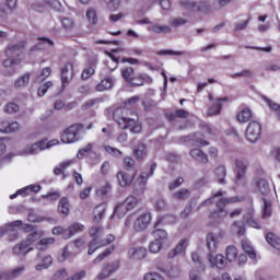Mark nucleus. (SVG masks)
Masks as SVG:
<instances>
[{"instance_id": "nucleus-1", "label": "nucleus", "mask_w": 280, "mask_h": 280, "mask_svg": "<svg viewBox=\"0 0 280 280\" xmlns=\"http://www.w3.org/2000/svg\"><path fill=\"white\" fill-rule=\"evenodd\" d=\"M89 235L91 241L89 242L88 255H93L98 248H104V246H108V244L115 242V236H113V234H107L104 237V228L102 226L94 225L90 228Z\"/></svg>"}, {"instance_id": "nucleus-2", "label": "nucleus", "mask_w": 280, "mask_h": 280, "mask_svg": "<svg viewBox=\"0 0 280 280\" xmlns=\"http://www.w3.org/2000/svg\"><path fill=\"white\" fill-rule=\"evenodd\" d=\"M128 109L126 107H119L114 110V121L118 124L119 128L121 130L130 129V132H133V135H139L141 132L142 127L141 124L127 115Z\"/></svg>"}, {"instance_id": "nucleus-3", "label": "nucleus", "mask_w": 280, "mask_h": 280, "mask_svg": "<svg viewBox=\"0 0 280 280\" xmlns=\"http://www.w3.org/2000/svg\"><path fill=\"white\" fill-rule=\"evenodd\" d=\"M226 196L225 191L219 190L212 195V197L206 199L200 207H209L215 198H219L217 201V207L219 209V218H226L229 215V212L224 207H228V205H233L235 202H240V198L232 197V198H224Z\"/></svg>"}, {"instance_id": "nucleus-4", "label": "nucleus", "mask_w": 280, "mask_h": 280, "mask_svg": "<svg viewBox=\"0 0 280 280\" xmlns=\"http://www.w3.org/2000/svg\"><path fill=\"white\" fill-rule=\"evenodd\" d=\"M37 240H40V235H38L37 232H33L26 240L21 241L12 247V255L14 257H25L28 253L34 250L32 245L36 244Z\"/></svg>"}, {"instance_id": "nucleus-5", "label": "nucleus", "mask_w": 280, "mask_h": 280, "mask_svg": "<svg viewBox=\"0 0 280 280\" xmlns=\"http://www.w3.org/2000/svg\"><path fill=\"white\" fill-rule=\"evenodd\" d=\"M23 44L20 45H12L5 50V55L9 59H5L3 61V67L7 69L10 67H16L21 65V59H19V56H23Z\"/></svg>"}, {"instance_id": "nucleus-6", "label": "nucleus", "mask_w": 280, "mask_h": 280, "mask_svg": "<svg viewBox=\"0 0 280 280\" xmlns=\"http://www.w3.org/2000/svg\"><path fill=\"white\" fill-rule=\"evenodd\" d=\"M208 100L210 101V106L207 110V115L209 117H215V115H220V113H222V104H224V102H229V98L215 97L213 94H209Z\"/></svg>"}, {"instance_id": "nucleus-7", "label": "nucleus", "mask_w": 280, "mask_h": 280, "mask_svg": "<svg viewBox=\"0 0 280 280\" xmlns=\"http://www.w3.org/2000/svg\"><path fill=\"white\" fill-rule=\"evenodd\" d=\"M80 132H82V127L78 125L70 126L61 135L62 143H75V141H80Z\"/></svg>"}, {"instance_id": "nucleus-8", "label": "nucleus", "mask_w": 280, "mask_h": 280, "mask_svg": "<svg viewBox=\"0 0 280 280\" xmlns=\"http://www.w3.org/2000/svg\"><path fill=\"white\" fill-rule=\"evenodd\" d=\"M225 257L230 261V264L237 261L238 266H244V264L248 261L246 255H240V250H237V247H235V245H230L226 247Z\"/></svg>"}, {"instance_id": "nucleus-9", "label": "nucleus", "mask_w": 280, "mask_h": 280, "mask_svg": "<svg viewBox=\"0 0 280 280\" xmlns=\"http://www.w3.org/2000/svg\"><path fill=\"white\" fill-rule=\"evenodd\" d=\"M245 137L249 143H256L261 137V124L258 121H252L248 124Z\"/></svg>"}, {"instance_id": "nucleus-10", "label": "nucleus", "mask_w": 280, "mask_h": 280, "mask_svg": "<svg viewBox=\"0 0 280 280\" xmlns=\"http://www.w3.org/2000/svg\"><path fill=\"white\" fill-rule=\"evenodd\" d=\"M156 170V164L151 165L149 172H142L137 178H133V186L140 191L145 189V185L148 184V178L154 175V171Z\"/></svg>"}, {"instance_id": "nucleus-11", "label": "nucleus", "mask_w": 280, "mask_h": 280, "mask_svg": "<svg viewBox=\"0 0 280 280\" xmlns=\"http://www.w3.org/2000/svg\"><path fill=\"white\" fill-rule=\"evenodd\" d=\"M152 221V214L149 212H144L140 214L135 221H133V231L137 233H141L142 231H145L148 226H150V222Z\"/></svg>"}, {"instance_id": "nucleus-12", "label": "nucleus", "mask_w": 280, "mask_h": 280, "mask_svg": "<svg viewBox=\"0 0 280 280\" xmlns=\"http://www.w3.org/2000/svg\"><path fill=\"white\" fill-rule=\"evenodd\" d=\"M235 185H242L244 183V179L246 178V162L244 160H235Z\"/></svg>"}, {"instance_id": "nucleus-13", "label": "nucleus", "mask_w": 280, "mask_h": 280, "mask_svg": "<svg viewBox=\"0 0 280 280\" xmlns=\"http://www.w3.org/2000/svg\"><path fill=\"white\" fill-rule=\"evenodd\" d=\"M73 63L67 62L62 68H61V86L62 89H67L69 84H71V81L73 80Z\"/></svg>"}, {"instance_id": "nucleus-14", "label": "nucleus", "mask_w": 280, "mask_h": 280, "mask_svg": "<svg viewBox=\"0 0 280 280\" xmlns=\"http://www.w3.org/2000/svg\"><path fill=\"white\" fill-rule=\"evenodd\" d=\"M222 242V236L215 233H209L206 236V246L208 250L211 253H215L218 248H220V243Z\"/></svg>"}, {"instance_id": "nucleus-15", "label": "nucleus", "mask_w": 280, "mask_h": 280, "mask_svg": "<svg viewBox=\"0 0 280 280\" xmlns=\"http://www.w3.org/2000/svg\"><path fill=\"white\" fill-rule=\"evenodd\" d=\"M45 140L36 142L34 144L26 145L21 152L22 156H34V154H38V152H43L45 150Z\"/></svg>"}, {"instance_id": "nucleus-16", "label": "nucleus", "mask_w": 280, "mask_h": 280, "mask_svg": "<svg viewBox=\"0 0 280 280\" xmlns=\"http://www.w3.org/2000/svg\"><path fill=\"white\" fill-rule=\"evenodd\" d=\"M119 269V262H106L103 265L102 271L97 275V280L108 279L113 272H117Z\"/></svg>"}, {"instance_id": "nucleus-17", "label": "nucleus", "mask_w": 280, "mask_h": 280, "mask_svg": "<svg viewBox=\"0 0 280 280\" xmlns=\"http://www.w3.org/2000/svg\"><path fill=\"white\" fill-rule=\"evenodd\" d=\"M21 130V124L19 121H0V132L3 135H12V132H19Z\"/></svg>"}, {"instance_id": "nucleus-18", "label": "nucleus", "mask_w": 280, "mask_h": 280, "mask_svg": "<svg viewBox=\"0 0 280 280\" xmlns=\"http://www.w3.org/2000/svg\"><path fill=\"white\" fill-rule=\"evenodd\" d=\"M209 264L212 268H219V270H224L226 268V261L224 260V255H215L213 253L209 254Z\"/></svg>"}, {"instance_id": "nucleus-19", "label": "nucleus", "mask_w": 280, "mask_h": 280, "mask_svg": "<svg viewBox=\"0 0 280 280\" xmlns=\"http://www.w3.org/2000/svg\"><path fill=\"white\" fill-rule=\"evenodd\" d=\"M152 84V79L148 74H137L131 78L129 84L131 86H143V84Z\"/></svg>"}, {"instance_id": "nucleus-20", "label": "nucleus", "mask_w": 280, "mask_h": 280, "mask_svg": "<svg viewBox=\"0 0 280 280\" xmlns=\"http://www.w3.org/2000/svg\"><path fill=\"white\" fill-rule=\"evenodd\" d=\"M133 156L136 161H143L145 156H148V145L143 142H138V144L133 148Z\"/></svg>"}, {"instance_id": "nucleus-21", "label": "nucleus", "mask_w": 280, "mask_h": 280, "mask_svg": "<svg viewBox=\"0 0 280 280\" xmlns=\"http://www.w3.org/2000/svg\"><path fill=\"white\" fill-rule=\"evenodd\" d=\"M128 255L130 259H145V255H148V249H145L144 247H131L128 250Z\"/></svg>"}, {"instance_id": "nucleus-22", "label": "nucleus", "mask_w": 280, "mask_h": 280, "mask_svg": "<svg viewBox=\"0 0 280 280\" xmlns=\"http://www.w3.org/2000/svg\"><path fill=\"white\" fill-rule=\"evenodd\" d=\"M31 78H32V73L30 72L24 73L22 77H20L14 81V84H13L14 89L21 91L27 88L30 85Z\"/></svg>"}, {"instance_id": "nucleus-23", "label": "nucleus", "mask_w": 280, "mask_h": 280, "mask_svg": "<svg viewBox=\"0 0 280 280\" xmlns=\"http://www.w3.org/2000/svg\"><path fill=\"white\" fill-rule=\"evenodd\" d=\"M241 246L250 259H257V253H255V248H253V243L250 241L243 240Z\"/></svg>"}, {"instance_id": "nucleus-24", "label": "nucleus", "mask_w": 280, "mask_h": 280, "mask_svg": "<svg viewBox=\"0 0 280 280\" xmlns=\"http://www.w3.org/2000/svg\"><path fill=\"white\" fill-rule=\"evenodd\" d=\"M113 86H115V80L113 78H105L96 85V91L100 93L110 91Z\"/></svg>"}, {"instance_id": "nucleus-25", "label": "nucleus", "mask_w": 280, "mask_h": 280, "mask_svg": "<svg viewBox=\"0 0 280 280\" xmlns=\"http://www.w3.org/2000/svg\"><path fill=\"white\" fill-rule=\"evenodd\" d=\"M236 117H237V121H240V124H246V122L250 121V119H253V112L250 110V108L245 107L237 113Z\"/></svg>"}, {"instance_id": "nucleus-26", "label": "nucleus", "mask_w": 280, "mask_h": 280, "mask_svg": "<svg viewBox=\"0 0 280 280\" xmlns=\"http://www.w3.org/2000/svg\"><path fill=\"white\" fill-rule=\"evenodd\" d=\"M117 180L120 187H128V185H132V177L130 174L120 171L117 173Z\"/></svg>"}, {"instance_id": "nucleus-27", "label": "nucleus", "mask_w": 280, "mask_h": 280, "mask_svg": "<svg viewBox=\"0 0 280 280\" xmlns=\"http://www.w3.org/2000/svg\"><path fill=\"white\" fill-rule=\"evenodd\" d=\"M190 156L191 159H195V161H198V163H209V158L200 149L190 150Z\"/></svg>"}, {"instance_id": "nucleus-28", "label": "nucleus", "mask_w": 280, "mask_h": 280, "mask_svg": "<svg viewBox=\"0 0 280 280\" xmlns=\"http://www.w3.org/2000/svg\"><path fill=\"white\" fill-rule=\"evenodd\" d=\"M152 236H153V240L160 244H165V242H167V231L165 230H162V229H155L153 232H152Z\"/></svg>"}, {"instance_id": "nucleus-29", "label": "nucleus", "mask_w": 280, "mask_h": 280, "mask_svg": "<svg viewBox=\"0 0 280 280\" xmlns=\"http://www.w3.org/2000/svg\"><path fill=\"white\" fill-rule=\"evenodd\" d=\"M69 199L67 197H62L59 200V205H58V213L60 215H62L63 218H67V215H69Z\"/></svg>"}, {"instance_id": "nucleus-30", "label": "nucleus", "mask_w": 280, "mask_h": 280, "mask_svg": "<svg viewBox=\"0 0 280 280\" xmlns=\"http://www.w3.org/2000/svg\"><path fill=\"white\" fill-rule=\"evenodd\" d=\"M19 226H23V221L16 220L10 223H7L4 228H0V237H3L8 231H15Z\"/></svg>"}, {"instance_id": "nucleus-31", "label": "nucleus", "mask_w": 280, "mask_h": 280, "mask_svg": "<svg viewBox=\"0 0 280 280\" xmlns=\"http://www.w3.org/2000/svg\"><path fill=\"white\" fill-rule=\"evenodd\" d=\"M191 196V192L187 188H182L171 195L172 200H187Z\"/></svg>"}, {"instance_id": "nucleus-32", "label": "nucleus", "mask_w": 280, "mask_h": 280, "mask_svg": "<svg viewBox=\"0 0 280 280\" xmlns=\"http://www.w3.org/2000/svg\"><path fill=\"white\" fill-rule=\"evenodd\" d=\"M86 21L90 25H97V10L93 8H89L85 12Z\"/></svg>"}, {"instance_id": "nucleus-33", "label": "nucleus", "mask_w": 280, "mask_h": 280, "mask_svg": "<svg viewBox=\"0 0 280 280\" xmlns=\"http://www.w3.org/2000/svg\"><path fill=\"white\" fill-rule=\"evenodd\" d=\"M106 212V206L105 205H98L93 210V220L94 222H101L102 218H104V213Z\"/></svg>"}, {"instance_id": "nucleus-34", "label": "nucleus", "mask_w": 280, "mask_h": 280, "mask_svg": "<svg viewBox=\"0 0 280 280\" xmlns=\"http://www.w3.org/2000/svg\"><path fill=\"white\" fill-rule=\"evenodd\" d=\"M257 189L262 196H268L270 194V184L266 179H259L257 182Z\"/></svg>"}, {"instance_id": "nucleus-35", "label": "nucleus", "mask_w": 280, "mask_h": 280, "mask_svg": "<svg viewBox=\"0 0 280 280\" xmlns=\"http://www.w3.org/2000/svg\"><path fill=\"white\" fill-rule=\"evenodd\" d=\"M172 28L166 25H150L149 26V32H152L153 34H170Z\"/></svg>"}, {"instance_id": "nucleus-36", "label": "nucleus", "mask_w": 280, "mask_h": 280, "mask_svg": "<svg viewBox=\"0 0 280 280\" xmlns=\"http://www.w3.org/2000/svg\"><path fill=\"white\" fill-rule=\"evenodd\" d=\"M266 242H268L270 246L280 252V237L276 236L275 233H268L266 235Z\"/></svg>"}, {"instance_id": "nucleus-37", "label": "nucleus", "mask_w": 280, "mask_h": 280, "mask_svg": "<svg viewBox=\"0 0 280 280\" xmlns=\"http://www.w3.org/2000/svg\"><path fill=\"white\" fill-rule=\"evenodd\" d=\"M214 176L221 185H224V178H226V167L218 166L214 171Z\"/></svg>"}, {"instance_id": "nucleus-38", "label": "nucleus", "mask_w": 280, "mask_h": 280, "mask_svg": "<svg viewBox=\"0 0 280 280\" xmlns=\"http://www.w3.org/2000/svg\"><path fill=\"white\" fill-rule=\"evenodd\" d=\"M128 211H130L128 209V207L126 206V203L122 201V203H119L115 210H114V217L115 218H124L126 215V213H128Z\"/></svg>"}, {"instance_id": "nucleus-39", "label": "nucleus", "mask_w": 280, "mask_h": 280, "mask_svg": "<svg viewBox=\"0 0 280 280\" xmlns=\"http://www.w3.org/2000/svg\"><path fill=\"white\" fill-rule=\"evenodd\" d=\"M59 20L63 30H73L75 27V21L72 18L61 16Z\"/></svg>"}, {"instance_id": "nucleus-40", "label": "nucleus", "mask_w": 280, "mask_h": 280, "mask_svg": "<svg viewBox=\"0 0 280 280\" xmlns=\"http://www.w3.org/2000/svg\"><path fill=\"white\" fill-rule=\"evenodd\" d=\"M51 264H54V258H51V256L47 255L44 257L43 264L36 265L35 269L38 271L47 270V268H49V266H51Z\"/></svg>"}, {"instance_id": "nucleus-41", "label": "nucleus", "mask_w": 280, "mask_h": 280, "mask_svg": "<svg viewBox=\"0 0 280 280\" xmlns=\"http://www.w3.org/2000/svg\"><path fill=\"white\" fill-rule=\"evenodd\" d=\"M67 231L68 235H70V237H73L75 233H82L84 231V225L81 223H73L69 226V229H67Z\"/></svg>"}, {"instance_id": "nucleus-42", "label": "nucleus", "mask_w": 280, "mask_h": 280, "mask_svg": "<svg viewBox=\"0 0 280 280\" xmlns=\"http://www.w3.org/2000/svg\"><path fill=\"white\" fill-rule=\"evenodd\" d=\"M49 47H54V40L46 37L38 38L37 49H49Z\"/></svg>"}, {"instance_id": "nucleus-43", "label": "nucleus", "mask_w": 280, "mask_h": 280, "mask_svg": "<svg viewBox=\"0 0 280 280\" xmlns=\"http://www.w3.org/2000/svg\"><path fill=\"white\" fill-rule=\"evenodd\" d=\"M45 5H47L45 0H33L30 4L31 10H34V12H43V10H45Z\"/></svg>"}, {"instance_id": "nucleus-44", "label": "nucleus", "mask_w": 280, "mask_h": 280, "mask_svg": "<svg viewBox=\"0 0 280 280\" xmlns=\"http://www.w3.org/2000/svg\"><path fill=\"white\" fill-rule=\"evenodd\" d=\"M93 152V143L86 144L84 148L78 151L77 158L84 159V156H89Z\"/></svg>"}, {"instance_id": "nucleus-45", "label": "nucleus", "mask_w": 280, "mask_h": 280, "mask_svg": "<svg viewBox=\"0 0 280 280\" xmlns=\"http://www.w3.org/2000/svg\"><path fill=\"white\" fill-rule=\"evenodd\" d=\"M104 3L112 12H117L121 8V0H104Z\"/></svg>"}, {"instance_id": "nucleus-46", "label": "nucleus", "mask_w": 280, "mask_h": 280, "mask_svg": "<svg viewBox=\"0 0 280 280\" xmlns=\"http://www.w3.org/2000/svg\"><path fill=\"white\" fill-rule=\"evenodd\" d=\"M51 86H54V83L51 81H47L42 84L37 90L38 97H45V95H47L48 89H51Z\"/></svg>"}, {"instance_id": "nucleus-47", "label": "nucleus", "mask_w": 280, "mask_h": 280, "mask_svg": "<svg viewBox=\"0 0 280 280\" xmlns=\"http://www.w3.org/2000/svg\"><path fill=\"white\" fill-rule=\"evenodd\" d=\"M124 80H126V82H130L132 80V78L135 77V69L132 67H127L125 69H122L120 71Z\"/></svg>"}, {"instance_id": "nucleus-48", "label": "nucleus", "mask_w": 280, "mask_h": 280, "mask_svg": "<svg viewBox=\"0 0 280 280\" xmlns=\"http://www.w3.org/2000/svg\"><path fill=\"white\" fill-rule=\"evenodd\" d=\"M24 272L25 265L18 266L9 272V279H16V277H21V275H23Z\"/></svg>"}, {"instance_id": "nucleus-49", "label": "nucleus", "mask_w": 280, "mask_h": 280, "mask_svg": "<svg viewBox=\"0 0 280 280\" xmlns=\"http://www.w3.org/2000/svg\"><path fill=\"white\" fill-rule=\"evenodd\" d=\"M124 202H125V206H127V209L129 211H132V209H135V207H137V205H139V199H137V197H135V196H129L126 198V200Z\"/></svg>"}, {"instance_id": "nucleus-50", "label": "nucleus", "mask_w": 280, "mask_h": 280, "mask_svg": "<svg viewBox=\"0 0 280 280\" xmlns=\"http://www.w3.org/2000/svg\"><path fill=\"white\" fill-rule=\"evenodd\" d=\"M54 242H56V238H54V237H48V238L40 240L37 243V249L38 250H46L47 246H49V244H54Z\"/></svg>"}, {"instance_id": "nucleus-51", "label": "nucleus", "mask_w": 280, "mask_h": 280, "mask_svg": "<svg viewBox=\"0 0 280 280\" xmlns=\"http://www.w3.org/2000/svg\"><path fill=\"white\" fill-rule=\"evenodd\" d=\"M21 110V107L16 103H8L4 106V113H9V115H14V113H19Z\"/></svg>"}, {"instance_id": "nucleus-52", "label": "nucleus", "mask_w": 280, "mask_h": 280, "mask_svg": "<svg viewBox=\"0 0 280 280\" xmlns=\"http://www.w3.org/2000/svg\"><path fill=\"white\" fill-rule=\"evenodd\" d=\"M189 245V241L187 238H182L178 244L175 247V250L179 254L183 255L185 250H187V246Z\"/></svg>"}, {"instance_id": "nucleus-53", "label": "nucleus", "mask_w": 280, "mask_h": 280, "mask_svg": "<svg viewBox=\"0 0 280 280\" xmlns=\"http://www.w3.org/2000/svg\"><path fill=\"white\" fill-rule=\"evenodd\" d=\"M105 152H107V154H110L112 156H115L116 159H119V156H121V151L117 148H113L110 145H103Z\"/></svg>"}, {"instance_id": "nucleus-54", "label": "nucleus", "mask_w": 280, "mask_h": 280, "mask_svg": "<svg viewBox=\"0 0 280 280\" xmlns=\"http://www.w3.org/2000/svg\"><path fill=\"white\" fill-rule=\"evenodd\" d=\"M68 230H63L62 226H56L52 229V235H62L63 240H69L70 235Z\"/></svg>"}, {"instance_id": "nucleus-55", "label": "nucleus", "mask_w": 280, "mask_h": 280, "mask_svg": "<svg viewBox=\"0 0 280 280\" xmlns=\"http://www.w3.org/2000/svg\"><path fill=\"white\" fill-rule=\"evenodd\" d=\"M69 248L67 246H65L63 248H61L58 253V261L62 262V261H67V259H69Z\"/></svg>"}, {"instance_id": "nucleus-56", "label": "nucleus", "mask_w": 280, "mask_h": 280, "mask_svg": "<svg viewBox=\"0 0 280 280\" xmlns=\"http://www.w3.org/2000/svg\"><path fill=\"white\" fill-rule=\"evenodd\" d=\"M191 260L196 264L199 272L205 271V265L200 261V256L197 253L191 254Z\"/></svg>"}, {"instance_id": "nucleus-57", "label": "nucleus", "mask_w": 280, "mask_h": 280, "mask_svg": "<svg viewBox=\"0 0 280 280\" xmlns=\"http://www.w3.org/2000/svg\"><path fill=\"white\" fill-rule=\"evenodd\" d=\"M161 248H163V245L162 243H159V241H152L150 244H149V250L150 253H153V254H156V253H160L161 252Z\"/></svg>"}, {"instance_id": "nucleus-58", "label": "nucleus", "mask_w": 280, "mask_h": 280, "mask_svg": "<svg viewBox=\"0 0 280 280\" xmlns=\"http://www.w3.org/2000/svg\"><path fill=\"white\" fill-rule=\"evenodd\" d=\"M158 56H185V52L167 49L158 51Z\"/></svg>"}, {"instance_id": "nucleus-59", "label": "nucleus", "mask_w": 280, "mask_h": 280, "mask_svg": "<svg viewBox=\"0 0 280 280\" xmlns=\"http://www.w3.org/2000/svg\"><path fill=\"white\" fill-rule=\"evenodd\" d=\"M269 159H272V161H277L280 163V148L273 147L269 152Z\"/></svg>"}, {"instance_id": "nucleus-60", "label": "nucleus", "mask_w": 280, "mask_h": 280, "mask_svg": "<svg viewBox=\"0 0 280 280\" xmlns=\"http://www.w3.org/2000/svg\"><path fill=\"white\" fill-rule=\"evenodd\" d=\"M94 74H95V68L91 66L83 70L81 74V80H89V78H91V75H94Z\"/></svg>"}, {"instance_id": "nucleus-61", "label": "nucleus", "mask_w": 280, "mask_h": 280, "mask_svg": "<svg viewBox=\"0 0 280 280\" xmlns=\"http://www.w3.org/2000/svg\"><path fill=\"white\" fill-rule=\"evenodd\" d=\"M272 215V205L270 202L265 201L262 218L266 220Z\"/></svg>"}, {"instance_id": "nucleus-62", "label": "nucleus", "mask_w": 280, "mask_h": 280, "mask_svg": "<svg viewBox=\"0 0 280 280\" xmlns=\"http://www.w3.org/2000/svg\"><path fill=\"white\" fill-rule=\"evenodd\" d=\"M51 75V68L46 67L42 70V73L37 77L38 82H43V80L49 78Z\"/></svg>"}, {"instance_id": "nucleus-63", "label": "nucleus", "mask_w": 280, "mask_h": 280, "mask_svg": "<svg viewBox=\"0 0 280 280\" xmlns=\"http://www.w3.org/2000/svg\"><path fill=\"white\" fill-rule=\"evenodd\" d=\"M143 280H165V278L158 272H149L144 275Z\"/></svg>"}, {"instance_id": "nucleus-64", "label": "nucleus", "mask_w": 280, "mask_h": 280, "mask_svg": "<svg viewBox=\"0 0 280 280\" xmlns=\"http://www.w3.org/2000/svg\"><path fill=\"white\" fill-rule=\"evenodd\" d=\"M267 104L271 108V110H275L277 113V116L280 118V105L270 100H267Z\"/></svg>"}]
</instances>
